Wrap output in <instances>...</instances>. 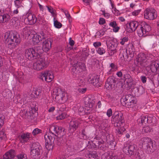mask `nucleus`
Listing matches in <instances>:
<instances>
[{"instance_id":"1","label":"nucleus","mask_w":159,"mask_h":159,"mask_svg":"<svg viewBox=\"0 0 159 159\" xmlns=\"http://www.w3.org/2000/svg\"><path fill=\"white\" fill-rule=\"evenodd\" d=\"M4 38L6 39V45L11 49H15L16 46L20 42L19 34L15 31L6 32L5 34Z\"/></svg>"},{"instance_id":"2","label":"nucleus","mask_w":159,"mask_h":159,"mask_svg":"<svg viewBox=\"0 0 159 159\" xmlns=\"http://www.w3.org/2000/svg\"><path fill=\"white\" fill-rule=\"evenodd\" d=\"M119 55L122 56L124 60L128 61H131L134 56V49L132 43L128 44L126 49H120ZM122 59V57H121Z\"/></svg>"},{"instance_id":"3","label":"nucleus","mask_w":159,"mask_h":159,"mask_svg":"<svg viewBox=\"0 0 159 159\" xmlns=\"http://www.w3.org/2000/svg\"><path fill=\"white\" fill-rule=\"evenodd\" d=\"M53 97L55 96V101L59 102H66L67 100V95L62 90L58 88H55L53 90Z\"/></svg>"},{"instance_id":"4","label":"nucleus","mask_w":159,"mask_h":159,"mask_svg":"<svg viewBox=\"0 0 159 159\" xmlns=\"http://www.w3.org/2000/svg\"><path fill=\"white\" fill-rule=\"evenodd\" d=\"M112 118V121L115 126H123L124 125V120L122 113L116 111L114 113Z\"/></svg>"},{"instance_id":"5","label":"nucleus","mask_w":159,"mask_h":159,"mask_svg":"<svg viewBox=\"0 0 159 159\" xmlns=\"http://www.w3.org/2000/svg\"><path fill=\"white\" fill-rule=\"evenodd\" d=\"M136 102L135 98L131 95H127L121 100L122 105L128 108L133 107Z\"/></svg>"},{"instance_id":"6","label":"nucleus","mask_w":159,"mask_h":159,"mask_svg":"<svg viewBox=\"0 0 159 159\" xmlns=\"http://www.w3.org/2000/svg\"><path fill=\"white\" fill-rule=\"evenodd\" d=\"M139 25L140 28L138 30V33L139 37L143 36L147 32L150 31L151 30L150 25L145 22H141Z\"/></svg>"},{"instance_id":"7","label":"nucleus","mask_w":159,"mask_h":159,"mask_svg":"<svg viewBox=\"0 0 159 159\" xmlns=\"http://www.w3.org/2000/svg\"><path fill=\"white\" fill-rule=\"evenodd\" d=\"M56 135L52 133V135L46 134L44 136L45 140V147L48 150L52 149L53 148L52 144L54 143Z\"/></svg>"},{"instance_id":"8","label":"nucleus","mask_w":159,"mask_h":159,"mask_svg":"<svg viewBox=\"0 0 159 159\" xmlns=\"http://www.w3.org/2000/svg\"><path fill=\"white\" fill-rule=\"evenodd\" d=\"M136 146L134 144H126L123 148V151L127 155L131 156L134 155L137 150Z\"/></svg>"},{"instance_id":"9","label":"nucleus","mask_w":159,"mask_h":159,"mask_svg":"<svg viewBox=\"0 0 159 159\" xmlns=\"http://www.w3.org/2000/svg\"><path fill=\"white\" fill-rule=\"evenodd\" d=\"M47 66V64L44 59L39 58L37 61L33 64V68L37 70L43 69Z\"/></svg>"},{"instance_id":"10","label":"nucleus","mask_w":159,"mask_h":159,"mask_svg":"<svg viewBox=\"0 0 159 159\" xmlns=\"http://www.w3.org/2000/svg\"><path fill=\"white\" fill-rule=\"evenodd\" d=\"M143 145L146 146L147 149L150 152H152L153 150V143L150 139L148 138H143L140 140Z\"/></svg>"},{"instance_id":"11","label":"nucleus","mask_w":159,"mask_h":159,"mask_svg":"<svg viewBox=\"0 0 159 159\" xmlns=\"http://www.w3.org/2000/svg\"><path fill=\"white\" fill-rule=\"evenodd\" d=\"M81 122V120L78 119L71 120L70 123L69 132L71 133H73L78 128Z\"/></svg>"},{"instance_id":"12","label":"nucleus","mask_w":159,"mask_h":159,"mask_svg":"<svg viewBox=\"0 0 159 159\" xmlns=\"http://www.w3.org/2000/svg\"><path fill=\"white\" fill-rule=\"evenodd\" d=\"M64 128L57 125H52L49 128V131L50 132H52L53 131V133H55L57 134L58 136L60 137L64 135Z\"/></svg>"},{"instance_id":"13","label":"nucleus","mask_w":159,"mask_h":159,"mask_svg":"<svg viewBox=\"0 0 159 159\" xmlns=\"http://www.w3.org/2000/svg\"><path fill=\"white\" fill-rule=\"evenodd\" d=\"M99 77L95 75H89L88 78V81L94 86L98 87L100 86L99 83Z\"/></svg>"},{"instance_id":"14","label":"nucleus","mask_w":159,"mask_h":159,"mask_svg":"<svg viewBox=\"0 0 159 159\" xmlns=\"http://www.w3.org/2000/svg\"><path fill=\"white\" fill-rule=\"evenodd\" d=\"M25 57L30 60H33L37 58L34 51L33 48L26 50L25 51Z\"/></svg>"},{"instance_id":"15","label":"nucleus","mask_w":159,"mask_h":159,"mask_svg":"<svg viewBox=\"0 0 159 159\" xmlns=\"http://www.w3.org/2000/svg\"><path fill=\"white\" fill-rule=\"evenodd\" d=\"M41 78L43 80L48 82H51L53 79V76L52 72L50 71H46L41 74Z\"/></svg>"},{"instance_id":"16","label":"nucleus","mask_w":159,"mask_h":159,"mask_svg":"<svg viewBox=\"0 0 159 159\" xmlns=\"http://www.w3.org/2000/svg\"><path fill=\"white\" fill-rule=\"evenodd\" d=\"M146 57L144 53H140L138 54V57L136 59L138 66H139L140 65L143 67L145 66L146 61Z\"/></svg>"},{"instance_id":"17","label":"nucleus","mask_w":159,"mask_h":159,"mask_svg":"<svg viewBox=\"0 0 159 159\" xmlns=\"http://www.w3.org/2000/svg\"><path fill=\"white\" fill-rule=\"evenodd\" d=\"M85 69V65L82 62H77L75 64L73 65V67L72 68V71L75 74L82 71Z\"/></svg>"},{"instance_id":"18","label":"nucleus","mask_w":159,"mask_h":159,"mask_svg":"<svg viewBox=\"0 0 159 159\" xmlns=\"http://www.w3.org/2000/svg\"><path fill=\"white\" fill-rule=\"evenodd\" d=\"M116 82V80L113 77L110 76L107 79L105 87L108 90L113 89L115 86Z\"/></svg>"},{"instance_id":"19","label":"nucleus","mask_w":159,"mask_h":159,"mask_svg":"<svg viewBox=\"0 0 159 159\" xmlns=\"http://www.w3.org/2000/svg\"><path fill=\"white\" fill-rule=\"evenodd\" d=\"M84 103L87 111L93 107V98L91 96H89L84 98Z\"/></svg>"},{"instance_id":"20","label":"nucleus","mask_w":159,"mask_h":159,"mask_svg":"<svg viewBox=\"0 0 159 159\" xmlns=\"http://www.w3.org/2000/svg\"><path fill=\"white\" fill-rule=\"evenodd\" d=\"M144 16L145 18L147 19L152 20L157 17V15L155 11H146V12L144 13Z\"/></svg>"},{"instance_id":"21","label":"nucleus","mask_w":159,"mask_h":159,"mask_svg":"<svg viewBox=\"0 0 159 159\" xmlns=\"http://www.w3.org/2000/svg\"><path fill=\"white\" fill-rule=\"evenodd\" d=\"M52 40L50 39L45 40L43 42V48L44 52L48 51L51 48Z\"/></svg>"},{"instance_id":"22","label":"nucleus","mask_w":159,"mask_h":159,"mask_svg":"<svg viewBox=\"0 0 159 159\" xmlns=\"http://www.w3.org/2000/svg\"><path fill=\"white\" fill-rule=\"evenodd\" d=\"M30 138V134L29 133H27L26 134H22L18 136L20 142L22 143H25L27 142Z\"/></svg>"},{"instance_id":"23","label":"nucleus","mask_w":159,"mask_h":159,"mask_svg":"<svg viewBox=\"0 0 159 159\" xmlns=\"http://www.w3.org/2000/svg\"><path fill=\"white\" fill-rule=\"evenodd\" d=\"M104 143V141L101 140L100 141H98L97 144L94 143L93 142H91L90 144L92 148L93 149H97L98 148H100L101 149H102L103 147L102 145Z\"/></svg>"},{"instance_id":"24","label":"nucleus","mask_w":159,"mask_h":159,"mask_svg":"<svg viewBox=\"0 0 159 159\" xmlns=\"http://www.w3.org/2000/svg\"><path fill=\"white\" fill-rule=\"evenodd\" d=\"M16 155V153L14 150L11 149L3 155L4 159H11L14 158Z\"/></svg>"},{"instance_id":"25","label":"nucleus","mask_w":159,"mask_h":159,"mask_svg":"<svg viewBox=\"0 0 159 159\" xmlns=\"http://www.w3.org/2000/svg\"><path fill=\"white\" fill-rule=\"evenodd\" d=\"M27 20L29 21V24L32 25L35 24L37 21V18L35 16L31 13H27Z\"/></svg>"},{"instance_id":"26","label":"nucleus","mask_w":159,"mask_h":159,"mask_svg":"<svg viewBox=\"0 0 159 159\" xmlns=\"http://www.w3.org/2000/svg\"><path fill=\"white\" fill-rule=\"evenodd\" d=\"M147 78L149 79L153 83L154 76L152 74H151L150 73H148L147 74H146V76L142 75L140 77L141 80L144 84L146 83Z\"/></svg>"},{"instance_id":"27","label":"nucleus","mask_w":159,"mask_h":159,"mask_svg":"<svg viewBox=\"0 0 159 159\" xmlns=\"http://www.w3.org/2000/svg\"><path fill=\"white\" fill-rule=\"evenodd\" d=\"M128 25L133 32L135 31L136 29H137L138 30L140 28V25H139L138 22L135 21L130 22L129 23Z\"/></svg>"},{"instance_id":"28","label":"nucleus","mask_w":159,"mask_h":159,"mask_svg":"<svg viewBox=\"0 0 159 159\" xmlns=\"http://www.w3.org/2000/svg\"><path fill=\"white\" fill-rule=\"evenodd\" d=\"M139 125L140 126H145L148 122V116H143L138 120Z\"/></svg>"},{"instance_id":"29","label":"nucleus","mask_w":159,"mask_h":159,"mask_svg":"<svg viewBox=\"0 0 159 159\" xmlns=\"http://www.w3.org/2000/svg\"><path fill=\"white\" fill-rule=\"evenodd\" d=\"M42 150H30V155L33 158L38 159L41 157Z\"/></svg>"},{"instance_id":"30","label":"nucleus","mask_w":159,"mask_h":159,"mask_svg":"<svg viewBox=\"0 0 159 159\" xmlns=\"http://www.w3.org/2000/svg\"><path fill=\"white\" fill-rule=\"evenodd\" d=\"M150 69L152 72H155L159 71V62L158 61L152 62L151 65Z\"/></svg>"},{"instance_id":"31","label":"nucleus","mask_w":159,"mask_h":159,"mask_svg":"<svg viewBox=\"0 0 159 159\" xmlns=\"http://www.w3.org/2000/svg\"><path fill=\"white\" fill-rule=\"evenodd\" d=\"M34 51L36 54V56L37 58H39L40 57V55L42 53L43 51V47L41 46H36L33 48Z\"/></svg>"},{"instance_id":"32","label":"nucleus","mask_w":159,"mask_h":159,"mask_svg":"<svg viewBox=\"0 0 159 159\" xmlns=\"http://www.w3.org/2000/svg\"><path fill=\"white\" fill-rule=\"evenodd\" d=\"M85 157L90 159H95L98 157V155L96 151H88L85 155Z\"/></svg>"},{"instance_id":"33","label":"nucleus","mask_w":159,"mask_h":159,"mask_svg":"<svg viewBox=\"0 0 159 159\" xmlns=\"http://www.w3.org/2000/svg\"><path fill=\"white\" fill-rule=\"evenodd\" d=\"M30 150H41V147L38 142L33 143L30 145Z\"/></svg>"},{"instance_id":"34","label":"nucleus","mask_w":159,"mask_h":159,"mask_svg":"<svg viewBox=\"0 0 159 159\" xmlns=\"http://www.w3.org/2000/svg\"><path fill=\"white\" fill-rule=\"evenodd\" d=\"M10 19V16L8 14H2L0 15V23H5Z\"/></svg>"},{"instance_id":"35","label":"nucleus","mask_w":159,"mask_h":159,"mask_svg":"<svg viewBox=\"0 0 159 159\" xmlns=\"http://www.w3.org/2000/svg\"><path fill=\"white\" fill-rule=\"evenodd\" d=\"M143 152L141 150H138L136 151L134 155L136 159H143Z\"/></svg>"},{"instance_id":"36","label":"nucleus","mask_w":159,"mask_h":159,"mask_svg":"<svg viewBox=\"0 0 159 159\" xmlns=\"http://www.w3.org/2000/svg\"><path fill=\"white\" fill-rule=\"evenodd\" d=\"M109 25L113 28V31L115 32L118 31L120 29V27L117 26V24L115 21H113L110 23Z\"/></svg>"},{"instance_id":"37","label":"nucleus","mask_w":159,"mask_h":159,"mask_svg":"<svg viewBox=\"0 0 159 159\" xmlns=\"http://www.w3.org/2000/svg\"><path fill=\"white\" fill-rule=\"evenodd\" d=\"M41 36L40 35L36 34L34 35L32 38V41L34 44L39 43L40 41H42Z\"/></svg>"},{"instance_id":"38","label":"nucleus","mask_w":159,"mask_h":159,"mask_svg":"<svg viewBox=\"0 0 159 159\" xmlns=\"http://www.w3.org/2000/svg\"><path fill=\"white\" fill-rule=\"evenodd\" d=\"M42 90L40 88H34L33 91V93L35 94L34 97L38 98L39 96L41 95Z\"/></svg>"},{"instance_id":"39","label":"nucleus","mask_w":159,"mask_h":159,"mask_svg":"<svg viewBox=\"0 0 159 159\" xmlns=\"http://www.w3.org/2000/svg\"><path fill=\"white\" fill-rule=\"evenodd\" d=\"M108 48L111 52V55H113L114 53H116L117 52L116 50V49L115 45L111 44V43H109L107 45Z\"/></svg>"},{"instance_id":"40","label":"nucleus","mask_w":159,"mask_h":159,"mask_svg":"<svg viewBox=\"0 0 159 159\" xmlns=\"http://www.w3.org/2000/svg\"><path fill=\"white\" fill-rule=\"evenodd\" d=\"M38 5L39 7V9L40 10H53L52 7L49 6H43L38 2Z\"/></svg>"},{"instance_id":"41","label":"nucleus","mask_w":159,"mask_h":159,"mask_svg":"<svg viewBox=\"0 0 159 159\" xmlns=\"http://www.w3.org/2000/svg\"><path fill=\"white\" fill-rule=\"evenodd\" d=\"M123 126H119L116 129L117 134H123L125 132V129L123 127Z\"/></svg>"},{"instance_id":"42","label":"nucleus","mask_w":159,"mask_h":159,"mask_svg":"<svg viewBox=\"0 0 159 159\" xmlns=\"http://www.w3.org/2000/svg\"><path fill=\"white\" fill-rule=\"evenodd\" d=\"M125 80H127V82L131 83L133 81L132 78L129 74H126L123 75Z\"/></svg>"},{"instance_id":"43","label":"nucleus","mask_w":159,"mask_h":159,"mask_svg":"<svg viewBox=\"0 0 159 159\" xmlns=\"http://www.w3.org/2000/svg\"><path fill=\"white\" fill-rule=\"evenodd\" d=\"M5 132L4 129H2L0 131V139L1 140H5L6 139L7 136Z\"/></svg>"},{"instance_id":"44","label":"nucleus","mask_w":159,"mask_h":159,"mask_svg":"<svg viewBox=\"0 0 159 159\" xmlns=\"http://www.w3.org/2000/svg\"><path fill=\"white\" fill-rule=\"evenodd\" d=\"M157 121V119L155 117H148V122L149 123H152V125L155 124Z\"/></svg>"},{"instance_id":"45","label":"nucleus","mask_w":159,"mask_h":159,"mask_svg":"<svg viewBox=\"0 0 159 159\" xmlns=\"http://www.w3.org/2000/svg\"><path fill=\"white\" fill-rule=\"evenodd\" d=\"M66 113H61L57 117V120H61L65 119L66 117Z\"/></svg>"},{"instance_id":"46","label":"nucleus","mask_w":159,"mask_h":159,"mask_svg":"<svg viewBox=\"0 0 159 159\" xmlns=\"http://www.w3.org/2000/svg\"><path fill=\"white\" fill-rule=\"evenodd\" d=\"M54 26L58 29L60 28L62 26V24L57 20H54Z\"/></svg>"},{"instance_id":"47","label":"nucleus","mask_w":159,"mask_h":159,"mask_svg":"<svg viewBox=\"0 0 159 159\" xmlns=\"http://www.w3.org/2000/svg\"><path fill=\"white\" fill-rule=\"evenodd\" d=\"M86 110H87V108H85V109H84L83 106H80L78 109L79 113L80 115H83L86 112L85 111Z\"/></svg>"},{"instance_id":"48","label":"nucleus","mask_w":159,"mask_h":159,"mask_svg":"<svg viewBox=\"0 0 159 159\" xmlns=\"http://www.w3.org/2000/svg\"><path fill=\"white\" fill-rule=\"evenodd\" d=\"M152 130V129L148 126L144 127L142 129V131L145 133H148L151 132Z\"/></svg>"},{"instance_id":"49","label":"nucleus","mask_w":159,"mask_h":159,"mask_svg":"<svg viewBox=\"0 0 159 159\" xmlns=\"http://www.w3.org/2000/svg\"><path fill=\"white\" fill-rule=\"evenodd\" d=\"M129 38L125 36L121 39V41L120 43L122 45H124L125 44V43L127 42Z\"/></svg>"},{"instance_id":"50","label":"nucleus","mask_w":159,"mask_h":159,"mask_svg":"<svg viewBox=\"0 0 159 159\" xmlns=\"http://www.w3.org/2000/svg\"><path fill=\"white\" fill-rule=\"evenodd\" d=\"M42 130L38 128L34 129L32 132V134L34 135H35L42 132Z\"/></svg>"},{"instance_id":"51","label":"nucleus","mask_w":159,"mask_h":159,"mask_svg":"<svg viewBox=\"0 0 159 159\" xmlns=\"http://www.w3.org/2000/svg\"><path fill=\"white\" fill-rule=\"evenodd\" d=\"M97 52L100 55H102L105 52V50L103 48H99L97 51Z\"/></svg>"},{"instance_id":"52","label":"nucleus","mask_w":159,"mask_h":159,"mask_svg":"<svg viewBox=\"0 0 159 159\" xmlns=\"http://www.w3.org/2000/svg\"><path fill=\"white\" fill-rule=\"evenodd\" d=\"M18 20L16 18H14L11 19L10 21V23L12 25H16V24Z\"/></svg>"},{"instance_id":"53","label":"nucleus","mask_w":159,"mask_h":159,"mask_svg":"<svg viewBox=\"0 0 159 159\" xmlns=\"http://www.w3.org/2000/svg\"><path fill=\"white\" fill-rule=\"evenodd\" d=\"M18 159H27L26 155L25 154H21L17 155Z\"/></svg>"},{"instance_id":"54","label":"nucleus","mask_w":159,"mask_h":159,"mask_svg":"<svg viewBox=\"0 0 159 159\" xmlns=\"http://www.w3.org/2000/svg\"><path fill=\"white\" fill-rule=\"evenodd\" d=\"M4 116L2 114L0 115V124L3 125L4 124Z\"/></svg>"},{"instance_id":"55","label":"nucleus","mask_w":159,"mask_h":159,"mask_svg":"<svg viewBox=\"0 0 159 159\" xmlns=\"http://www.w3.org/2000/svg\"><path fill=\"white\" fill-rule=\"evenodd\" d=\"M81 135H82V139H85L87 138V136L85 131V129H83L82 130Z\"/></svg>"},{"instance_id":"56","label":"nucleus","mask_w":159,"mask_h":159,"mask_svg":"<svg viewBox=\"0 0 159 159\" xmlns=\"http://www.w3.org/2000/svg\"><path fill=\"white\" fill-rule=\"evenodd\" d=\"M110 3L111 5V9L114 10H117L115 7V5L114 4V2L112 0H109Z\"/></svg>"},{"instance_id":"57","label":"nucleus","mask_w":159,"mask_h":159,"mask_svg":"<svg viewBox=\"0 0 159 159\" xmlns=\"http://www.w3.org/2000/svg\"><path fill=\"white\" fill-rule=\"evenodd\" d=\"M41 36V39L42 40H44L46 38V35L45 33H44L43 31L41 32L40 34H39Z\"/></svg>"},{"instance_id":"58","label":"nucleus","mask_w":159,"mask_h":159,"mask_svg":"<svg viewBox=\"0 0 159 159\" xmlns=\"http://www.w3.org/2000/svg\"><path fill=\"white\" fill-rule=\"evenodd\" d=\"M112 110L111 109H108L107 112V115L109 117H110L112 115Z\"/></svg>"},{"instance_id":"59","label":"nucleus","mask_w":159,"mask_h":159,"mask_svg":"<svg viewBox=\"0 0 159 159\" xmlns=\"http://www.w3.org/2000/svg\"><path fill=\"white\" fill-rule=\"evenodd\" d=\"M93 45L95 48L98 47L101 45V43L100 42H95L93 43Z\"/></svg>"},{"instance_id":"60","label":"nucleus","mask_w":159,"mask_h":159,"mask_svg":"<svg viewBox=\"0 0 159 159\" xmlns=\"http://www.w3.org/2000/svg\"><path fill=\"white\" fill-rule=\"evenodd\" d=\"M64 13L67 18L69 20V21L70 22V18H71V16L70 14H69L68 12V11H65Z\"/></svg>"},{"instance_id":"61","label":"nucleus","mask_w":159,"mask_h":159,"mask_svg":"<svg viewBox=\"0 0 159 159\" xmlns=\"http://www.w3.org/2000/svg\"><path fill=\"white\" fill-rule=\"evenodd\" d=\"M105 22V20L103 18H100L99 19V23L100 25H103Z\"/></svg>"},{"instance_id":"62","label":"nucleus","mask_w":159,"mask_h":159,"mask_svg":"<svg viewBox=\"0 0 159 159\" xmlns=\"http://www.w3.org/2000/svg\"><path fill=\"white\" fill-rule=\"evenodd\" d=\"M102 14H103L105 17L107 18H108L110 16L109 14L108 13H106L105 11H102Z\"/></svg>"},{"instance_id":"63","label":"nucleus","mask_w":159,"mask_h":159,"mask_svg":"<svg viewBox=\"0 0 159 159\" xmlns=\"http://www.w3.org/2000/svg\"><path fill=\"white\" fill-rule=\"evenodd\" d=\"M102 159H111L110 155H107L106 156L103 155L102 157Z\"/></svg>"},{"instance_id":"64","label":"nucleus","mask_w":159,"mask_h":159,"mask_svg":"<svg viewBox=\"0 0 159 159\" xmlns=\"http://www.w3.org/2000/svg\"><path fill=\"white\" fill-rule=\"evenodd\" d=\"M89 55V53L86 52H84L82 54V55L83 57H84V58H86Z\"/></svg>"}]
</instances>
